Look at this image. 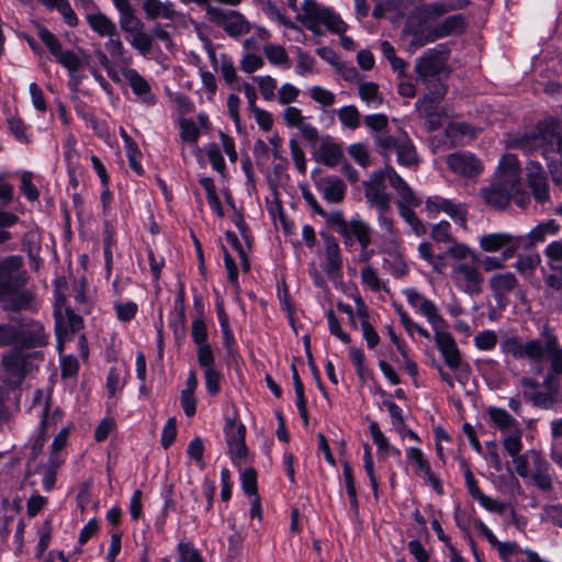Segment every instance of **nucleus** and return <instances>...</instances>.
<instances>
[{"mask_svg":"<svg viewBox=\"0 0 562 562\" xmlns=\"http://www.w3.org/2000/svg\"><path fill=\"white\" fill-rule=\"evenodd\" d=\"M180 137L183 142L196 147L200 137V130L196 123L191 119H180Z\"/></svg>","mask_w":562,"mask_h":562,"instance_id":"3c124183","label":"nucleus"},{"mask_svg":"<svg viewBox=\"0 0 562 562\" xmlns=\"http://www.w3.org/2000/svg\"><path fill=\"white\" fill-rule=\"evenodd\" d=\"M131 47L139 55L147 56L154 46L153 36L144 27L126 36Z\"/></svg>","mask_w":562,"mask_h":562,"instance_id":"ea45409f","label":"nucleus"},{"mask_svg":"<svg viewBox=\"0 0 562 562\" xmlns=\"http://www.w3.org/2000/svg\"><path fill=\"white\" fill-rule=\"evenodd\" d=\"M257 82L262 98L271 101L276 97L277 81L271 76H256L252 78Z\"/></svg>","mask_w":562,"mask_h":562,"instance_id":"6e6d98bb","label":"nucleus"},{"mask_svg":"<svg viewBox=\"0 0 562 562\" xmlns=\"http://www.w3.org/2000/svg\"><path fill=\"white\" fill-rule=\"evenodd\" d=\"M480 266L477 255H473L471 260L456 262L451 268V280L456 288L471 296L479 295L484 283Z\"/></svg>","mask_w":562,"mask_h":562,"instance_id":"f8f14e48","label":"nucleus"},{"mask_svg":"<svg viewBox=\"0 0 562 562\" xmlns=\"http://www.w3.org/2000/svg\"><path fill=\"white\" fill-rule=\"evenodd\" d=\"M449 169L463 178H473L482 172L481 161L471 153L457 151L446 158Z\"/></svg>","mask_w":562,"mask_h":562,"instance_id":"6ab92c4d","label":"nucleus"},{"mask_svg":"<svg viewBox=\"0 0 562 562\" xmlns=\"http://www.w3.org/2000/svg\"><path fill=\"white\" fill-rule=\"evenodd\" d=\"M407 459L415 465V473L422 479L427 480L435 491L441 493V483L432 473L423 451L419 448L411 447L407 450Z\"/></svg>","mask_w":562,"mask_h":562,"instance_id":"c756f323","label":"nucleus"},{"mask_svg":"<svg viewBox=\"0 0 562 562\" xmlns=\"http://www.w3.org/2000/svg\"><path fill=\"white\" fill-rule=\"evenodd\" d=\"M522 243L521 236L499 232L482 235L479 239L480 248L485 252L502 251L504 260L512 258Z\"/></svg>","mask_w":562,"mask_h":562,"instance_id":"dca6fc26","label":"nucleus"},{"mask_svg":"<svg viewBox=\"0 0 562 562\" xmlns=\"http://www.w3.org/2000/svg\"><path fill=\"white\" fill-rule=\"evenodd\" d=\"M431 327L434 330V340L445 360V363L451 370L459 371L457 380L461 384H464L469 373V366L467 363H463L460 350L457 346L454 338L449 331H447L448 325L446 321L442 319L441 324H437L436 326Z\"/></svg>","mask_w":562,"mask_h":562,"instance_id":"9d476101","label":"nucleus"},{"mask_svg":"<svg viewBox=\"0 0 562 562\" xmlns=\"http://www.w3.org/2000/svg\"><path fill=\"white\" fill-rule=\"evenodd\" d=\"M86 19L90 29L101 37H109L117 32L114 21L102 12L89 13Z\"/></svg>","mask_w":562,"mask_h":562,"instance_id":"f704fd0d","label":"nucleus"},{"mask_svg":"<svg viewBox=\"0 0 562 562\" xmlns=\"http://www.w3.org/2000/svg\"><path fill=\"white\" fill-rule=\"evenodd\" d=\"M41 413L40 432L47 435L49 431L56 430L58 424L61 422V411L58 407L50 411L48 401L46 400Z\"/></svg>","mask_w":562,"mask_h":562,"instance_id":"a19ab883","label":"nucleus"},{"mask_svg":"<svg viewBox=\"0 0 562 562\" xmlns=\"http://www.w3.org/2000/svg\"><path fill=\"white\" fill-rule=\"evenodd\" d=\"M191 335L193 342L198 346L196 349V358L200 359V352L209 351L210 355H214L211 345L206 342L207 340V328L203 319L198 318L194 319L191 324Z\"/></svg>","mask_w":562,"mask_h":562,"instance_id":"e433bc0d","label":"nucleus"},{"mask_svg":"<svg viewBox=\"0 0 562 562\" xmlns=\"http://www.w3.org/2000/svg\"><path fill=\"white\" fill-rule=\"evenodd\" d=\"M226 443L234 462L245 459L247 448L245 443L246 428L234 418H227L224 427Z\"/></svg>","mask_w":562,"mask_h":562,"instance_id":"aec40b11","label":"nucleus"},{"mask_svg":"<svg viewBox=\"0 0 562 562\" xmlns=\"http://www.w3.org/2000/svg\"><path fill=\"white\" fill-rule=\"evenodd\" d=\"M204 151L213 169L220 173H223L225 171L226 166L218 145L215 143H210L204 147Z\"/></svg>","mask_w":562,"mask_h":562,"instance_id":"bf43d9fd","label":"nucleus"},{"mask_svg":"<svg viewBox=\"0 0 562 562\" xmlns=\"http://www.w3.org/2000/svg\"><path fill=\"white\" fill-rule=\"evenodd\" d=\"M430 235L431 238L437 243H451L453 240L451 235V226L447 221H441L434 225Z\"/></svg>","mask_w":562,"mask_h":562,"instance_id":"0e129e2a","label":"nucleus"},{"mask_svg":"<svg viewBox=\"0 0 562 562\" xmlns=\"http://www.w3.org/2000/svg\"><path fill=\"white\" fill-rule=\"evenodd\" d=\"M314 183L323 198L331 204L341 203L346 194V184L336 176L314 178Z\"/></svg>","mask_w":562,"mask_h":562,"instance_id":"5701e85b","label":"nucleus"},{"mask_svg":"<svg viewBox=\"0 0 562 562\" xmlns=\"http://www.w3.org/2000/svg\"><path fill=\"white\" fill-rule=\"evenodd\" d=\"M124 79L130 85L133 93L145 104L151 105L156 98L151 92L149 82L134 68H125L122 71Z\"/></svg>","mask_w":562,"mask_h":562,"instance_id":"bb28decb","label":"nucleus"},{"mask_svg":"<svg viewBox=\"0 0 562 562\" xmlns=\"http://www.w3.org/2000/svg\"><path fill=\"white\" fill-rule=\"evenodd\" d=\"M535 450H528L522 454H518L517 457L513 458V463L515 465L516 473L522 477L527 479L530 475V467H531V457L530 454L533 453Z\"/></svg>","mask_w":562,"mask_h":562,"instance_id":"052dcab7","label":"nucleus"},{"mask_svg":"<svg viewBox=\"0 0 562 562\" xmlns=\"http://www.w3.org/2000/svg\"><path fill=\"white\" fill-rule=\"evenodd\" d=\"M392 188L397 194L396 206L400 216L409 225L412 232L416 236L426 234V227L414 212V207L422 204V200L413 192L411 187L402 177L393 176Z\"/></svg>","mask_w":562,"mask_h":562,"instance_id":"1a4fd4ad","label":"nucleus"},{"mask_svg":"<svg viewBox=\"0 0 562 562\" xmlns=\"http://www.w3.org/2000/svg\"><path fill=\"white\" fill-rule=\"evenodd\" d=\"M40 358V352L24 353L20 350H12L3 355L1 367L4 382L11 387L22 384L26 374L33 369V360Z\"/></svg>","mask_w":562,"mask_h":562,"instance_id":"ddd939ff","label":"nucleus"},{"mask_svg":"<svg viewBox=\"0 0 562 562\" xmlns=\"http://www.w3.org/2000/svg\"><path fill=\"white\" fill-rule=\"evenodd\" d=\"M347 229L359 245L371 244V226L359 215L348 221Z\"/></svg>","mask_w":562,"mask_h":562,"instance_id":"4c0bfd02","label":"nucleus"},{"mask_svg":"<svg viewBox=\"0 0 562 562\" xmlns=\"http://www.w3.org/2000/svg\"><path fill=\"white\" fill-rule=\"evenodd\" d=\"M393 176L401 177L389 164L383 169L371 173L368 181L364 182V196L367 203L378 211V214L391 213V195L386 192L385 181L392 187Z\"/></svg>","mask_w":562,"mask_h":562,"instance_id":"6e6552de","label":"nucleus"},{"mask_svg":"<svg viewBox=\"0 0 562 562\" xmlns=\"http://www.w3.org/2000/svg\"><path fill=\"white\" fill-rule=\"evenodd\" d=\"M109 40L105 43V49L109 53L110 57L114 60L122 61L124 64L130 63V58H126V49L124 44L120 37L119 32L115 35H110Z\"/></svg>","mask_w":562,"mask_h":562,"instance_id":"49530a36","label":"nucleus"},{"mask_svg":"<svg viewBox=\"0 0 562 562\" xmlns=\"http://www.w3.org/2000/svg\"><path fill=\"white\" fill-rule=\"evenodd\" d=\"M19 328L8 324H0V348L19 344Z\"/></svg>","mask_w":562,"mask_h":562,"instance_id":"680f3d73","label":"nucleus"},{"mask_svg":"<svg viewBox=\"0 0 562 562\" xmlns=\"http://www.w3.org/2000/svg\"><path fill=\"white\" fill-rule=\"evenodd\" d=\"M310 97L323 106H331L336 102L335 93L321 86L312 87L310 89Z\"/></svg>","mask_w":562,"mask_h":562,"instance_id":"13d9d810","label":"nucleus"},{"mask_svg":"<svg viewBox=\"0 0 562 562\" xmlns=\"http://www.w3.org/2000/svg\"><path fill=\"white\" fill-rule=\"evenodd\" d=\"M268 61L274 66L290 68V57L285 48L279 44H267L262 48Z\"/></svg>","mask_w":562,"mask_h":562,"instance_id":"79ce46f5","label":"nucleus"},{"mask_svg":"<svg viewBox=\"0 0 562 562\" xmlns=\"http://www.w3.org/2000/svg\"><path fill=\"white\" fill-rule=\"evenodd\" d=\"M376 222L380 228V252L387 254L391 257H398L402 239L393 217L390 216V213L378 214Z\"/></svg>","mask_w":562,"mask_h":562,"instance_id":"f3484780","label":"nucleus"},{"mask_svg":"<svg viewBox=\"0 0 562 562\" xmlns=\"http://www.w3.org/2000/svg\"><path fill=\"white\" fill-rule=\"evenodd\" d=\"M451 245L447 248V256L457 260V262L468 261L472 259L473 255H476L470 247L465 244L458 243L457 240H452Z\"/></svg>","mask_w":562,"mask_h":562,"instance_id":"5fc2aeb1","label":"nucleus"},{"mask_svg":"<svg viewBox=\"0 0 562 562\" xmlns=\"http://www.w3.org/2000/svg\"><path fill=\"white\" fill-rule=\"evenodd\" d=\"M324 250L325 262L323 263V269L328 277L335 278L339 274L342 267L340 248L337 240L334 237H326L324 241Z\"/></svg>","mask_w":562,"mask_h":562,"instance_id":"2f4dec72","label":"nucleus"},{"mask_svg":"<svg viewBox=\"0 0 562 562\" xmlns=\"http://www.w3.org/2000/svg\"><path fill=\"white\" fill-rule=\"evenodd\" d=\"M38 37L48 48L55 60L66 68L71 76L81 68V57L71 49L63 50L60 41L49 30L41 27L38 30Z\"/></svg>","mask_w":562,"mask_h":562,"instance_id":"4468645a","label":"nucleus"},{"mask_svg":"<svg viewBox=\"0 0 562 562\" xmlns=\"http://www.w3.org/2000/svg\"><path fill=\"white\" fill-rule=\"evenodd\" d=\"M426 210L430 216H437L440 212L449 215L463 229L467 228V207L464 204L439 195L430 196L425 202Z\"/></svg>","mask_w":562,"mask_h":562,"instance_id":"a211bd4d","label":"nucleus"},{"mask_svg":"<svg viewBox=\"0 0 562 562\" xmlns=\"http://www.w3.org/2000/svg\"><path fill=\"white\" fill-rule=\"evenodd\" d=\"M379 154L390 160L393 153L401 167L416 169L419 165V157L416 147L406 132L398 128L394 134L380 133L373 136Z\"/></svg>","mask_w":562,"mask_h":562,"instance_id":"423d86ee","label":"nucleus"},{"mask_svg":"<svg viewBox=\"0 0 562 562\" xmlns=\"http://www.w3.org/2000/svg\"><path fill=\"white\" fill-rule=\"evenodd\" d=\"M508 146L527 154L540 151L550 164L562 166V127L557 119L539 122L531 134L512 137Z\"/></svg>","mask_w":562,"mask_h":562,"instance_id":"20e7f679","label":"nucleus"},{"mask_svg":"<svg viewBox=\"0 0 562 562\" xmlns=\"http://www.w3.org/2000/svg\"><path fill=\"white\" fill-rule=\"evenodd\" d=\"M113 4L119 11L120 27L126 36L144 27L130 0H113Z\"/></svg>","mask_w":562,"mask_h":562,"instance_id":"cd10ccee","label":"nucleus"},{"mask_svg":"<svg viewBox=\"0 0 562 562\" xmlns=\"http://www.w3.org/2000/svg\"><path fill=\"white\" fill-rule=\"evenodd\" d=\"M358 94L368 106L373 109L379 108L384 101L379 86L375 82H359Z\"/></svg>","mask_w":562,"mask_h":562,"instance_id":"58836bf2","label":"nucleus"},{"mask_svg":"<svg viewBox=\"0 0 562 562\" xmlns=\"http://www.w3.org/2000/svg\"><path fill=\"white\" fill-rule=\"evenodd\" d=\"M19 222V216L9 211H0V245L12 238L8 228L14 226Z\"/></svg>","mask_w":562,"mask_h":562,"instance_id":"864d4df0","label":"nucleus"},{"mask_svg":"<svg viewBox=\"0 0 562 562\" xmlns=\"http://www.w3.org/2000/svg\"><path fill=\"white\" fill-rule=\"evenodd\" d=\"M115 314L119 321L130 322L137 313V304L134 302H115L114 303Z\"/></svg>","mask_w":562,"mask_h":562,"instance_id":"69168bd1","label":"nucleus"},{"mask_svg":"<svg viewBox=\"0 0 562 562\" xmlns=\"http://www.w3.org/2000/svg\"><path fill=\"white\" fill-rule=\"evenodd\" d=\"M144 11L148 20L164 18L172 20L176 16V10L171 2H161L160 0H145Z\"/></svg>","mask_w":562,"mask_h":562,"instance_id":"c9c22d12","label":"nucleus"},{"mask_svg":"<svg viewBox=\"0 0 562 562\" xmlns=\"http://www.w3.org/2000/svg\"><path fill=\"white\" fill-rule=\"evenodd\" d=\"M395 311L400 317L401 324L409 336H413L414 331H417L422 337L430 339L429 331L423 326L415 323L409 315L403 310L402 305L394 304Z\"/></svg>","mask_w":562,"mask_h":562,"instance_id":"09e8293b","label":"nucleus"},{"mask_svg":"<svg viewBox=\"0 0 562 562\" xmlns=\"http://www.w3.org/2000/svg\"><path fill=\"white\" fill-rule=\"evenodd\" d=\"M469 0H440L430 2L422 8V14L426 20H435L449 12L464 9Z\"/></svg>","mask_w":562,"mask_h":562,"instance_id":"473e14b6","label":"nucleus"},{"mask_svg":"<svg viewBox=\"0 0 562 562\" xmlns=\"http://www.w3.org/2000/svg\"><path fill=\"white\" fill-rule=\"evenodd\" d=\"M338 120L345 128L355 131L360 126L361 115L355 105H345L337 111Z\"/></svg>","mask_w":562,"mask_h":562,"instance_id":"a18cd8bd","label":"nucleus"},{"mask_svg":"<svg viewBox=\"0 0 562 562\" xmlns=\"http://www.w3.org/2000/svg\"><path fill=\"white\" fill-rule=\"evenodd\" d=\"M364 124L371 131L375 132V135L380 133H389L385 131L389 125V119L385 114L379 113L367 115L364 117Z\"/></svg>","mask_w":562,"mask_h":562,"instance_id":"e2e57ef3","label":"nucleus"},{"mask_svg":"<svg viewBox=\"0 0 562 562\" xmlns=\"http://www.w3.org/2000/svg\"><path fill=\"white\" fill-rule=\"evenodd\" d=\"M260 10L263 12V14L273 21H277L279 24L288 27V29H295V24L291 21V19L271 0L267 1L263 7L260 8Z\"/></svg>","mask_w":562,"mask_h":562,"instance_id":"8fccbe9b","label":"nucleus"},{"mask_svg":"<svg viewBox=\"0 0 562 562\" xmlns=\"http://www.w3.org/2000/svg\"><path fill=\"white\" fill-rule=\"evenodd\" d=\"M22 267L21 256H9L0 260V302L3 311H31L36 307L34 293L24 288L29 277Z\"/></svg>","mask_w":562,"mask_h":562,"instance_id":"f03ea898","label":"nucleus"},{"mask_svg":"<svg viewBox=\"0 0 562 562\" xmlns=\"http://www.w3.org/2000/svg\"><path fill=\"white\" fill-rule=\"evenodd\" d=\"M521 429L514 430L508 434H504L505 436L502 439V443L507 453L514 458L520 454L522 450L521 442Z\"/></svg>","mask_w":562,"mask_h":562,"instance_id":"603ef678","label":"nucleus"},{"mask_svg":"<svg viewBox=\"0 0 562 562\" xmlns=\"http://www.w3.org/2000/svg\"><path fill=\"white\" fill-rule=\"evenodd\" d=\"M284 123L289 127H295L300 131L302 137L306 140L315 143L318 138L317 128L307 123L302 110L296 106H288L283 112Z\"/></svg>","mask_w":562,"mask_h":562,"instance_id":"a878e982","label":"nucleus"},{"mask_svg":"<svg viewBox=\"0 0 562 562\" xmlns=\"http://www.w3.org/2000/svg\"><path fill=\"white\" fill-rule=\"evenodd\" d=\"M241 487L248 495H257V474L252 468H246L240 473Z\"/></svg>","mask_w":562,"mask_h":562,"instance_id":"338daca9","label":"nucleus"},{"mask_svg":"<svg viewBox=\"0 0 562 562\" xmlns=\"http://www.w3.org/2000/svg\"><path fill=\"white\" fill-rule=\"evenodd\" d=\"M518 284L516 276L508 271L494 273L488 280L492 295L501 307L507 305L508 295L517 289Z\"/></svg>","mask_w":562,"mask_h":562,"instance_id":"412c9836","label":"nucleus"},{"mask_svg":"<svg viewBox=\"0 0 562 562\" xmlns=\"http://www.w3.org/2000/svg\"><path fill=\"white\" fill-rule=\"evenodd\" d=\"M127 372L125 369L111 368L106 378V390L109 396H114L121 391L126 382Z\"/></svg>","mask_w":562,"mask_h":562,"instance_id":"de8ad7c7","label":"nucleus"},{"mask_svg":"<svg viewBox=\"0 0 562 562\" xmlns=\"http://www.w3.org/2000/svg\"><path fill=\"white\" fill-rule=\"evenodd\" d=\"M467 26V18L463 14L449 15L434 26L414 32L411 47L416 49L440 38L460 35L464 33Z\"/></svg>","mask_w":562,"mask_h":562,"instance_id":"9b49d317","label":"nucleus"},{"mask_svg":"<svg viewBox=\"0 0 562 562\" xmlns=\"http://www.w3.org/2000/svg\"><path fill=\"white\" fill-rule=\"evenodd\" d=\"M485 203L494 209H504L515 198L522 205L525 194L520 181L519 161L515 155L507 154L498 164L497 173L493 183L481 190Z\"/></svg>","mask_w":562,"mask_h":562,"instance_id":"7ed1b4c3","label":"nucleus"},{"mask_svg":"<svg viewBox=\"0 0 562 562\" xmlns=\"http://www.w3.org/2000/svg\"><path fill=\"white\" fill-rule=\"evenodd\" d=\"M206 12L210 20L223 27L232 37H239L250 31L249 22L238 11H225L215 7H209Z\"/></svg>","mask_w":562,"mask_h":562,"instance_id":"2eb2a0df","label":"nucleus"},{"mask_svg":"<svg viewBox=\"0 0 562 562\" xmlns=\"http://www.w3.org/2000/svg\"><path fill=\"white\" fill-rule=\"evenodd\" d=\"M200 359H198V363L200 368L203 370L204 379H205V387L210 395L214 396L220 392V384L222 374L215 367V356L210 355L209 351L204 350V352H200Z\"/></svg>","mask_w":562,"mask_h":562,"instance_id":"c85d7f7f","label":"nucleus"},{"mask_svg":"<svg viewBox=\"0 0 562 562\" xmlns=\"http://www.w3.org/2000/svg\"><path fill=\"white\" fill-rule=\"evenodd\" d=\"M56 318V336L58 348L61 350L63 341L69 334L79 331L82 327V318L74 313L72 310L66 308L65 313L60 308L55 311Z\"/></svg>","mask_w":562,"mask_h":562,"instance_id":"393cba45","label":"nucleus"},{"mask_svg":"<svg viewBox=\"0 0 562 562\" xmlns=\"http://www.w3.org/2000/svg\"><path fill=\"white\" fill-rule=\"evenodd\" d=\"M448 50L443 45L429 48L416 58L414 71L417 81L426 89L425 100L439 103L447 93L446 78L449 75Z\"/></svg>","mask_w":562,"mask_h":562,"instance_id":"39448f33","label":"nucleus"},{"mask_svg":"<svg viewBox=\"0 0 562 562\" xmlns=\"http://www.w3.org/2000/svg\"><path fill=\"white\" fill-rule=\"evenodd\" d=\"M487 415L491 424L502 434L520 429L519 423L504 408L490 406Z\"/></svg>","mask_w":562,"mask_h":562,"instance_id":"72a5a7b5","label":"nucleus"},{"mask_svg":"<svg viewBox=\"0 0 562 562\" xmlns=\"http://www.w3.org/2000/svg\"><path fill=\"white\" fill-rule=\"evenodd\" d=\"M296 19L306 29L315 32L325 25L330 32L342 34L347 30L346 23L329 8L321 5L316 0H304L297 9Z\"/></svg>","mask_w":562,"mask_h":562,"instance_id":"0eeeda50","label":"nucleus"},{"mask_svg":"<svg viewBox=\"0 0 562 562\" xmlns=\"http://www.w3.org/2000/svg\"><path fill=\"white\" fill-rule=\"evenodd\" d=\"M540 336L543 340L535 338L522 341L516 335L503 337L501 350L516 360H528L530 363H541L544 356H548L550 369L542 381L546 391L533 393L524 391V397L531 402L535 407L551 409L558 403L561 389L562 347L549 324L542 326Z\"/></svg>","mask_w":562,"mask_h":562,"instance_id":"f257e3e1","label":"nucleus"},{"mask_svg":"<svg viewBox=\"0 0 562 562\" xmlns=\"http://www.w3.org/2000/svg\"><path fill=\"white\" fill-rule=\"evenodd\" d=\"M179 559L177 562H203L201 554L187 542H180L178 544Z\"/></svg>","mask_w":562,"mask_h":562,"instance_id":"774afa93","label":"nucleus"},{"mask_svg":"<svg viewBox=\"0 0 562 562\" xmlns=\"http://www.w3.org/2000/svg\"><path fill=\"white\" fill-rule=\"evenodd\" d=\"M19 333V344L26 348L41 347L47 344L48 336L40 322L31 321L22 325Z\"/></svg>","mask_w":562,"mask_h":562,"instance_id":"7c9ffc66","label":"nucleus"},{"mask_svg":"<svg viewBox=\"0 0 562 562\" xmlns=\"http://www.w3.org/2000/svg\"><path fill=\"white\" fill-rule=\"evenodd\" d=\"M526 169L528 183L532 190V194L536 201L540 203L548 201L550 196L549 186L542 166L538 162L530 161L528 162Z\"/></svg>","mask_w":562,"mask_h":562,"instance_id":"b1692460","label":"nucleus"},{"mask_svg":"<svg viewBox=\"0 0 562 562\" xmlns=\"http://www.w3.org/2000/svg\"><path fill=\"white\" fill-rule=\"evenodd\" d=\"M361 282L364 286L370 289L373 292H379L381 290L387 291L386 284L379 277V273L375 268L371 265H364L360 271Z\"/></svg>","mask_w":562,"mask_h":562,"instance_id":"37998d69","label":"nucleus"},{"mask_svg":"<svg viewBox=\"0 0 562 562\" xmlns=\"http://www.w3.org/2000/svg\"><path fill=\"white\" fill-rule=\"evenodd\" d=\"M403 294L405 295L408 304L416 311V313H419L426 317L427 322L431 326L441 324L443 318L441 317L438 307L431 300L425 297L415 289H405L403 290Z\"/></svg>","mask_w":562,"mask_h":562,"instance_id":"4be33fe9","label":"nucleus"},{"mask_svg":"<svg viewBox=\"0 0 562 562\" xmlns=\"http://www.w3.org/2000/svg\"><path fill=\"white\" fill-rule=\"evenodd\" d=\"M8 125L11 134L15 137L16 140L23 144L30 143L29 128L20 117L12 116L8 119Z\"/></svg>","mask_w":562,"mask_h":562,"instance_id":"4d7b16f0","label":"nucleus"},{"mask_svg":"<svg viewBox=\"0 0 562 562\" xmlns=\"http://www.w3.org/2000/svg\"><path fill=\"white\" fill-rule=\"evenodd\" d=\"M318 157L324 165L335 167L342 158V150L335 143H324L318 148Z\"/></svg>","mask_w":562,"mask_h":562,"instance_id":"c03bdc74","label":"nucleus"}]
</instances>
